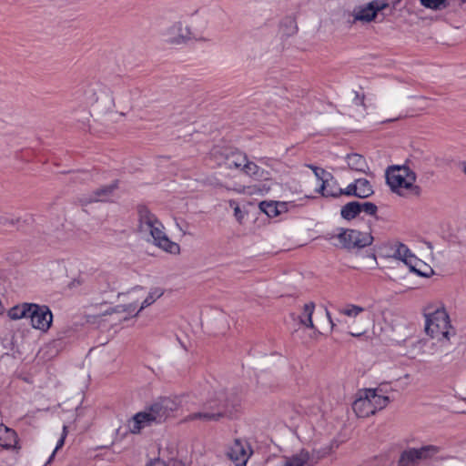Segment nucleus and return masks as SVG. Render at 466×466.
Instances as JSON below:
<instances>
[{
    "label": "nucleus",
    "instance_id": "nucleus-1",
    "mask_svg": "<svg viewBox=\"0 0 466 466\" xmlns=\"http://www.w3.org/2000/svg\"><path fill=\"white\" fill-rule=\"evenodd\" d=\"M239 404V398L233 391L219 390L210 396L198 412L185 418V421L201 420L204 422L218 421L232 415L233 410Z\"/></svg>",
    "mask_w": 466,
    "mask_h": 466
},
{
    "label": "nucleus",
    "instance_id": "nucleus-2",
    "mask_svg": "<svg viewBox=\"0 0 466 466\" xmlns=\"http://www.w3.org/2000/svg\"><path fill=\"white\" fill-rule=\"evenodd\" d=\"M138 231L152 238L154 245L170 254H178L180 247L171 241L164 232L161 221L146 207H137Z\"/></svg>",
    "mask_w": 466,
    "mask_h": 466
},
{
    "label": "nucleus",
    "instance_id": "nucleus-3",
    "mask_svg": "<svg viewBox=\"0 0 466 466\" xmlns=\"http://www.w3.org/2000/svg\"><path fill=\"white\" fill-rule=\"evenodd\" d=\"M177 408L178 403L175 400L161 398L146 410L137 413L128 421V430L131 433L137 434L143 428L150 426L152 423L165 421Z\"/></svg>",
    "mask_w": 466,
    "mask_h": 466
},
{
    "label": "nucleus",
    "instance_id": "nucleus-4",
    "mask_svg": "<svg viewBox=\"0 0 466 466\" xmlns=\"http://www.w3.org/2000/svg\"><path fill=\"white\" fill-rule=\"evenodd\" d=\"M417 175L408 166H391L386 170L387 184L400 197H420L421 187L416 184Z\"/></svg>",
    "mask_w": 466,
    "mask_h": 466
},
{
    "label": "nucleus",
    "instance_id": "nucleus-5",
    "mask_svg": "<svg viewBox=\"0 0 466 466\" xmlns=\"http://www.w3.org/2000/svg\"><path fill=\"white\" fill-rule=\"evenodd\" d=\"M424 316L426 319L425 331L429 336L431 338L442 336L449 339L450 319L443 307L429 306L425 309Z\"/></svg>",
    "mask_w": 466,
    "mask_h": 466
},
{
    "label": "nucleus",
    "instance_id": "nucleus-6",
    "mask_svg": "<svg viewBox=\"0 0 466 466\" xmlns=\"http://www.w3.org/2000/svg\"><path fill=\"white\" fill-rule=\"evenodd\" d=\"M441 451V447L432 444L408 448L400 453L397 466H419L421 462L435 458Z\"/></svg>",
    "mask_w": 466,
    "mask_h": 466
},
{
    "label": "nucleus",
    "instance_id": "nucleus-7",
    "mask_svg": "<svg viewBox=\"0 0 466 466\" xmlns=\"http://www.w3.org/2000/svg\"><path fill=\"white\" fill-rule=\"evenodd\" d=\"M388 6L389 4L385 0H373L368 4L357 5L350 14L353 18L351 24L357 22L370 23L376 19L380 11L386 9Z\"/></svg>",
    "mask_w": 466,
    "mask_h": 466
},
{
    "label": "nucleus",
    "instance_id": "nucleus-8",
    "mask_svg": "<svg viewBox=\"0 0 466 466\" xmlns=\"http://www.w3.org/2000/svg\"><path fill=\"white\" fill-rule=\"evenodd\" d=\"M339 312L352 319L353 324H358V328L353 331H350L352 337H360L365 333L366 329L370 324V314H367L365 309L362 307L349 304L345 308L339 309Z\"/></svg>",
    "mask_w": 466,
    "mask_h": 466
},
{
    "label": "nucleus",
    "instance_id": "nucleus-9",
    "mask_svg": "<svg viewBox=\"0 0 466 466\" xmlns=\"http://www.w3.org/2000/svg\"><path fill=\"white\" fill-rule=\"evenodd\" d=\"M342 247L347 249L363 248L372 244L373 237L370 232L346 229L338 235Z\"/></svg>",
    "mask_w": 466,
    "mask_h": 466
},
{
    "label": "nucleus",
    "instance_id": "nucleus-10",
    "mask_svg": "<svg viewBox=\"0 0 466 466\" xmlns=\"http://www.w3.org/2000/svg\"><path fill=\"white\" fill-rule=\"evenodd\" d=\"M165 41L173 46H181L187 44L192 39V32L189 26L182 22H175L168 26L163 34Z\"/></svg>",
    "mask_w": 466,
    "mask_h": 466
},
{
    "label": "nucleus",
    "instance_id": "nucleus-11",
    "mask_svg": "<svg viewBox=\"0 0 466 466\" xmlns=\"http://www.w3.org/2000/svg\"><path fill=\"white\" fill-rule=\"evenodd\" d=\"M28 319L34 329L46 332L52 325L53 314L47 306L32 303Z\"/></svg>",
    "mask_w": 466,
    "mask_h": 466
},
{
    "label": "nucleus",
    "instance_id": "nucleus-12",
    "mask_svg": "<svg viewBox=\"0 0 466 466\" xmlns=\"http://www.w3.org/2000/svg\"><path fill=\"white\" fill-rule=\"evenodd\" d=\"M251 454L249 444L241 439H236L227 451V456L236 466H246Z\"/></svg>",
    "mask_w": 466,
    "mask_h": 466
},
{
    "label": "nucleus",
    "instance_id": "nucleus-13",
    "mask_svg": "<svg viewBox=\"0 0 466 466\" xmlns=\"http://www.w3.org/2000/svg\"><path fill=\"white\" fill-rule=\"evenodd\" d=\"M395 249L392 254V257L401 260L405 265L409 267L410 271L416 272L420 276L423 277H429L431 274L433 273V270L430 268V272H422L420 268H417V265L420 263V260H419L402 243H396L394 245Z\"/></svg>",
    "mask_w": 466,
    "mask_h": 466
},
{
    "label": "nucleus",
    "instance_id": "nucleus-14",
    "mask_svg": "<svg viewBox=\"0 0 466 466\" xmlns=\"http://www.w3.org/2000/svg\"><path fill=\"white\" fill-rule=\"evenodd\" d=\"M352 409L356 415L360 418H366L375 414L370 396H367V389L359 393L358 399L353 402Z\"/></svg>",
    "mask_w": 466,
    "mask_h": 466
},
{
    "label": "nucleus",
    "instance_id": "nucleus-15",
    "mask_svg": "<svg viewBox=\"0 0 466 466\" xmlns=\"http://www.w3.org/2000/svg\"><path fill=\"white\" fill-rule=\"evenodd\" d=\"M329 186V181H323V184L319 187V188L317 191L319 193H320L325 198H329V197L338 198L341 195L356 197V194H357L356 180L353 183H350L345 189L335 188L334 190H329V189H328Z\"/></svg>",
    "mask_w": 466,
    "mask_h": 466
},
{
    "label": "nucleus",
    "instance_id": "nucleus-16",
    "mask_svg": "<svg viewBox=\"0 0 466 466\" xmlns=\"http://www.w3.org/2000/svg\"><path fill=\"white\" fill-rule=\"evenodd\" d=\"M286 459L289 466H314L319 457H315L314 454L303 449L299 453L286 457Z\"/></svg>",
    "mask_w": 466,
    "mask_h": 466
},
{
    "label": "nucleus",
    "instance_id": "nucleus-17",
    "mask_svg": "<svg viewBox=\"0 0 466 466\" xmlns=\"http://www.w3.org/2000/svg\"><path fill=\"white\" fill-rule=\"evenodd\" d=\"M117 187V182L115 181L114 183L106 186H103L96 190H95L92 195L86 198L84 202L85 203H91V202H98V201H107L110 197L113 195L114 191Z\"/></svg>",
    "mask_w": 466,
    "mask_h": 466
},
{
    "label": "nucleus",
    "instance_id": "nucleus-18",
    "mask_svg": "<svg viewBox=\"0 0 466 466\" xmlns=\"http://www.w3.org/2000/svg\"><path fill=\"white\" fill-rule=\"evenodd\" d=\"M242 171L252 177L254 180H267L268 178V172L259 167L254 162L246 160Z\"/></svg>",
    "mask_w": 466,
    "mask_h": 466
},
{
    "label": "nucleus",
    "instance_id": "nucleus-19",
    "mask_svg": "<svg viewBox=\"0 0 466 466\" xmlns=\"http://www.w3.org/2000/svg\"><path fill=\"white\" fill-rule=\"evenodd\" d=\"M247 156L239 151H231L225 157L224 165L227 168H243Z\"/></svg>",
    "mask_w": 466,
    "mask_h": 466
},
{
    "label": "nucleus",
    "instance_id": "nucleus-20",
    "mask_svg": "<svg viewBox=\"0 0 466 466\" xmlns=\"http://www.w3.org/2000/svg\"><path fill=\"white\" fill-rule=\"evenodd\" d=\"M17 442L16 433L4 425H0V447L10 449L15 447Z\"/></svg>",
    "mask_w": 466,
    "mask_h": 466
},
{
    "label": "nucleus",
    "instance_id": "nucleus-21",
    "mask_svg": "<svg viewBox=\"0 0 466 466\" xmlns=\"http://www.w3.org/2000/svg\"><path fill=\"white\" fill-rule=\"evenodd\" d=\"M349 167L351 170L360 172V173H368L369 166L366 162V159L359 154H350L346 157Z\"/></svg>",
    "mask_w": 466,
    "mask_h": 466
},
{
    "label": "nucleus",
    "instance_id": "nucleus-22",
    "mask_svg": "<svg viewBox=\"0 0 466 466\" xmlns=\"http://www.w3.org/2000/svg\"><path fill=\"white\" fill-rule=\"evenodd\" d=\"M367 396H370L374 411L384 409L390 403L388 396L378 393V389H367Z\"/></svg>",
    "mask_w": 466,
    "mask_h": 466
},
{
    "label": "nucleus",
    "instance_id": "nucleus-23",
    "mask_svg": "<svg viewBox=\"0 0 466 466\" xmlns=\"http://www.w3.org/2000/svg\"><path fill=\"white\" fill-rule=\"evenodd\" d=\"M30 309H32V303H22L12 307L8 310L7 316L13 320L21 319L24 318L28 319Z\"/></svg>",
    "mask_w": 466,
    "mask_h": 466
},
{
    "label": "nucleus",
    "instance_id": "nucleus-24",
    "mask_svg": "<svg viewBox=\"0 0 466 466\" xmlns=\"http://www.w3.org/2000/svg\"><path fill=\"white\" fill-rule=\"evenodd\" d=\"M315 309L314 302L306 303L303 307V312L299 316V323L307 328L314 329L312 315Z\"/></svg>",
    "mask_w": 466,
    "mask_h": 466
},
{
    "label": "nucleus",
    "instance_id": "nucleus-25",
    "mask_svg": "<svg viewBox=\"0 0 466 466\" xmlns=\"http://www.w3.org/2000/svg\"><path fill=\"white\" fill-rule=\"evenodd\" d=\"M356 197L360 198H367L374 193L372 186L366 178L356 179Z\"/></svg>",
    "mask_w": 466,
    "mask_h": 466
},
{
    "label": "nucleus",
    "instance_id": "nucleus-26",
    "mask_svg": "<svg viewBox=\"0 0 466 466\" xmlns=\"http://www.w3.org/2000/svg\"><path fill=\"white\" fill-rule=\"evenodd\" d=\"M360 213V202L351 201L342 207L340 215L343 218L350 220L355 218Z\"/></svg>",
    "mask_w": 466,
    "mask_h": 466
},
{
    "label": "nucleus",
    "instance_id": "nucleus-27",
    "mask_svg": "<svg viewBox=\"0 0 466 466\" xmlns=\"http://www.w3.org/2000/svg\"><path fill=\"white\" fill-rule=\"evenodd\" d=\"M280 32L286 36L294 35L298 32L295 17L286 16L280 24Z\"/></svg>",
    "mask_w": 466,
    "mask_h": 466
},
{
    "label": "nucleus",
    "instance_id": "nucleus-28",
    "mask_svg": "<svg viewBox=\"0 0 466 466\" xmlns=\"http://www.w3.org/2000/svg\"><path fill=\"white\" fill-rule=\"evenodd\" d=\"M164 294V291L160 288L151 289L147 297L143 300L139 310L135 314L137 316L142 309L153 304L157 299Z\"/></svg>",
    "mask_w": 466,
    "mask_h": 466
},
{
    "label": "nucleus",
    "instance_id": "nucleus-29",
    "mask_svg": "<svg viewBox=\"0 0 466 466\" xmlns=\"http://www.w3.org/2000/svg\"><path fill=\"white\" fill-rule=\"evenodd\" d=\"M259 208L269 218L278 216V201H262L259 203Z\"/></svg>",
    "mask_w": 466,
    "mask_h": 466
},
{
    "label": "nucleus",
    "instance_id": "nucleus-30",
    "mask_svg": "<svg viewBox=\"0 0 466 466\" xmlns=\"http://www.w3.org/2000/svg\"><path fill=\"white\" fill-rule=\"evenodd\" d=\"M421 5L432 10H442L449 6V0H420Z\"/></svg>",
    "mask_w": 466,
    "mask_h": 466
},
{
    "label": "nucleus",
    "instance_id": "nucleus-31",
    "mask_svg": "<svg viewBox=\"0 0 466 466\" xmlns=\"http://www.w3.org/2000/svg\"><path fill=\"white\" fill-rule=\"evenodd\" d=\"M20 222V218L12 214L0 215V225L6 228L15 227Z\"/></svg>",
    "mask_w": 466,
    "mask_h": 466
},
{
    "label": "nucleus",
    "instance_id": "nucleus-32",
    "mask_svg": "<svg viewBox=\"0 0 466 466\" xmlns=\"http://www.w3.org/2000/svg\"><path fill=\"white\" fill-rule=\"evenodd\" d=\"M360 213L364 212L368 215L374 216L377 213L378 208L371 202H360Z\"/></svg>",
    "mask_w": 466,
    "mask_h": 466
},
{
    "label": "nucleus",
    "instance_id": "nucleus-33",
    "mask_svg": "<svg viewBox=\"0 0 466 466\" xmlns=\"http://www.w3.org/2000/svg\"><path fill=\"white\" fill-rule=\"evenodd\" d=\"M309 167H310L313 172H314V175L316 176V177L319 180H321V182L323 181H329V178L328 177H331L332 178V176L331 174L329 173H327L324 169L322 168H319V167H314V166H311L309 165ZM323 183H321L322 185Z\"/></svg>",
    "mask_w": 466,
    "mask_h": 466
},
{
    "label": "nucleus",
    "instance_id": "nucleus-34",
    "mask_svg": "<svg viewBox=\"0 0 466 466\" xmlns=\"http://www.w3.org/2000/svg\"><path fill=\"white\" fill-rule=\"evenodd\" d=\"M267 466H289L286 457L269 458L266 463Z\"/></svg>",
    "mask_w": 466,
    "mask_h": 466
},
{
    "label": "nucleus",
    "instance_id": "nucleus-35",
    "mask_svg": "<svg viewBox=\"0 0 466 466\" xmlns=\"http://www.w3.org/2000/svg\"><path fill=\"white\" fill-rule=\"evenodd\" d=\"M66 435V427L64 426V428H63V434H62L61 438L59 439V441H57V444H56L53 453L49 457L48 462H50L53 460V458L55 457L56 452L64 445Z\"/></svg>",
    "mask_w": 466,
    "mask_h": 466
},
{
    "label": "nucleus",
    "instance_id": "nucleus-36",
    "mask_svg": "<svg viewBox=\"0 0 466 466\" xmlns=\"http://www.w3.org/2000/svg\"><path fill=\"white\" fill-rule=\"evenodd\" d=\"M136 309V305L133 304V303H130V304H127V305H121V306H117L116 308V311L117 312H128V313H131L135 310Z\"/></svg>",
    "mask_w": 466,
    "mask_h": 466
},
{
    "label": "nucleus",
    "instance_id": "nucleus-37",
    "mask_svg": "<svg viewBox=\"0 0 466 466\" xmlns=\"http://www.w3.org/2000/svg\"><path fill=\"white\" fill-rule=\"evenodd\" d=\"M278 216L288 211V203L278 201Z\"/></svg>",
    "mask_w": 466,
    "mask_h": 466
},
{
    "label": "nucleus",
    "instance_id": "nucleus-38",
    "mask_svg": "<svg viewBox=\"0 0 466 466\" xmlns=\"http://www.w3.org/2000/svg\"><path fill=\"white\" fill-rule=\"evenodd\" d=\"M88 177H89L88 173L83 172V173H79L77 175V177H76V179L85 181L88 178Z\"/></svg>",
    "mask_w": 466,
    "mask_h": 466
},
{
    "label": "nucleus",
    "instance_id": "nucleus-39",
    "mask_svg": "<svg viewBox=\"0 0 466 466\" xmlns=\"http://www.w3.org/2000/svg\"><path fill=\"white\" fill-rule=\"evenodd\" d=\"M234 212H235V216L237 217L238 220H240L242 218V213H241L239 207H236L234 209Z\"/></svg>",
    "mask_w": 466,
    "mask_h": 466
},
{
    "label": "nucleus",
    "instance_id": "nucleus-40",
    "mask_svg": "<svg viewBox=\"0 0 466 466\" xmlns=\"http://www.w3.org/2000/svg\"><path fill=\"white\" fill-rule=\"evenodd\" d=\"M326 314H327L328 319H329V321L330 323L331 329H333L334 327H335V323L333 322V320H332V319L330 317V314H329V312L328 310H326Z\"/></svg>",
    "mask_w": 466,
    "mask_h": 466
},
{
    "label": "nucleus",
    "instance_id": "nucleus-41",
    "mask_svg": "<svg viewBox=\"0 0 466 466\" xmlns=\"http://www.w3.org/2000/svg\"><path fill=\"white\" fill-rule=\"evenodd\" d=\"M335 188H339L336 185V182H333V183H330L329 182V186L328 187V189L329 190H334Z\"/></svg>",
    "mask_w": 466,
    "mask_h": 466
},
{
    "label": "nucleus",
    "instance_id": "nucleus-42",
    "mask_svg": "<svg viewBox=\"0 0 466 466\" xmlns=\"http://www.w3.org/2000/svg\"><path fill=\"white\" fill-rule=\"evenodd\" d=\"M462 171H463V172H464V174L466 175V163H464V164H463Z\"/></svg>",
    "mask_w": 466,
    "mask_h": 466
},
{
    "label": "nucleus",
    "instance_id": "nucleus-43",
    "mask_svg": "<svg viewBox=\"0 0 466 466\" xmlns=\"http://www.w3.org/2000/svg\"><path fill=\"white\" fill-rule=\"evenodd\" d=\"M91 100H92V101H94V102H96V101H97V100H98V97H94V98H92Z\"/></svg>",
    "mask_w": 466,
    "mask_h": 466
},
{
    "label": "nucleus",
    "instance_id": "nucleus-44",
    "mask_svg": "<svg viewBox=\"0 0 466 466\" xmlns=\"http://www.w3.org/2000/svg\"><path fill=\"white\" fill-rule=\"evenodd\" d=\"M136 289H142V288H141V287H136V288L134 289V290H136Z\"/></svg>",
    "mask_w": 466,
    "mask_h": 466
},
{
    "label": "nucleus",
    "instance_id": "nucleus-45",
    "mask_svg": "<svg viewBox=\"0 0 466 466\" xmlns=\"http://www.w3.org/2000/svg\"><path fill=\"white\" fill-rule=\"evenodd\" d=\"M462 4H466V0H460Z\"/></svg>",
    "mask_w": 466,
    "mask_h": 466
},
{
    "label": "nucleus",
    "instance_id": "nucleus-46",
    "mask_svg": "<svg viewBox=\"0 0 466 466\" xmlns=\"http://www.w3.org/2000/svg\"><path fill=\"white\" fill-rule=\"evenodd\" d=\"M360 104H363V98H361V99L360 100Z\"/></svg>",
    "mask_w": 466,
    "mask_h": 466
},
{
    "label": "nucleus",
    "instance_id": "nucleus-47",
    "mask_svg": "<svg viewBox=\"0 0 466 466\" xmlns=\"http://www.w3.org/2000/svg\"><path fill=\"white\" fill-rule=\"evenodd\" d=\"M400 116H397V117H393L391 120H396L398 119Z\"/></svg>",
    "mask_w": 466,
    "mask_h": 466
}]
</instances>
